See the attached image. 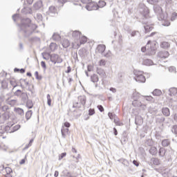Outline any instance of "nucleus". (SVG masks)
<instances>
[{"label":"nucleus","mask_w":177,"mask_h":177,"mask_svg":"<svg viewBox=\"0 0 177 177\" xmlns=\"http://www.w3.org/2000/svg\"><path fill=\"white\" fill-rule=\"evenodd\" d=\"M19 32L24 35L25 38H28L32 34L33 31L37 30L36 24H31L30 18H24L21 20V24H19Z\"/></svg>","instance_id":"1"},{"label":"nucleus","mask_w":177,"mask_h":177,"mask_svg":"<svg viewBox=\"0 0 177 177\" xmlns=\"http://www.w3.org/2000/svg\"><path fill=\"white\" fill-rule=\"evenodd\" d=\"M86 104V96L80 95L77 97V100L73 102V109H85V104Z\"/></svg>","instance_id":"2"},{"label":"nucleus","mask_w":177,"mask_h":177,"mask_svg":"<svg viewBox=\"0 0 177 177\" xmlns=\"http://www.w3.org/2000/svg\"><path fill=\"white\" fill-rule=\"evenodd\" d=\"M138 10L142 15L143 19H147V17H149V13H150V11H149V8L146 7V6L144 4H140L139 6Z\"/></svg>","instance_id":"3"},{"label":"nucleus","mask_w":177,"mask_h":177,"mask_svg":"<svg viewBox=\"0 0 177 177\" xmlns=\"http://www.w3.org/2000/svg\"><path fill=\"white\" fill-rule=\"evenodd\" d=\"M50 60L54 64H56V63L60 64L63 62V59H62V57H60L57 54H51L50 55Z\"/></svg>","instance_id":"4"},{"label":"nucleus","mask_w":177,"mask_h":177,"mask_svg":"<svg viewBox=\"0 0 177 177\" xmlns=\"http://www.w3.org/2000/svg\"><path fill=\"white\" fill-rule=\"evenodd\" d=\"M134 75H136L134 77V80L137 82H146V77L145 75H142V73L139 72H134Z\"/></svg>","instance_id":"5"},{"label":"nucleus","mask_w":177,"mask_h":177,"mask_svg":"<svg viewBox=\"0 0 177 177\" xmlns=\"http://www.w3.org/2000/svg\"><path fill=\"white\" fill-rule=\"evenodd\" d=\"M175 153V151L171 148L169 151H167L165 158L167 160L168 162L172 161L174 160V153Z\"/></svg>","instance_id":"6"},{"label":"nucleus","mask_w":177,"mask_h":177,"mask_svg":"<svg viewBox=\"0 0 177 177\" xmlns=\"http://www.w3.org/2000/svg\"><path fill=\"white\" fill-rule=\"evenodd\" d=\"M47 15L53 17L55 15H57V9L56 7L51 6L49 7L48 10L47 11Z\"/></svg>","instance_id":"7"},{"label":"nucleus","mask_w":177,"mask_h":177,"mask_svg":"<svg viewBox=\"0 0 177 177\" xmlns=\"http://www.w3.org/2000/svg\"><path fill=\"white\" fill-rule=\"evenodd\" d=\"M86 9L88 11L97 10V9H99V6L95 3H89L86 6Z\"/></svg>","instance_id":"8"},{"label":"nucleus","mask_w":177,"mask_h":177,"mask_svg":"<svg viewBox=\"0 0 177 177\" xmlns=\"http://www.w3.org/2000/svg\"><path fill=\"white\" fill-rule=\"evenodd\" d=\"M142 24H145L144 26V30H145V33L147 34V32H150V31H153V25H149L147 24V22L142 21Z\"/></svg>","instance_id":"9"},{"label":"nucleus","mask_w":177,"mask_h":177,"mask_svg":"<svg viewBox=\"0 0 177 177\" xmlns=\"http://www.w3.org/2000/svg\"><path fill=\"white\" fill-rule=\"evenodd\" d=\"M72 37H73V39H75V44H77V42H78V40L80 39V38L81 37V32H80L78 30L73 31L72 33Z\"/></svg>","instance_id":"10"},{"label":"nucleus","mask_w":177,"mask_h":177,"mask_svg":"<svg viewBox=\"0 0 177 177\" xmlns=\"http://www.w3.org/2000/svg\"><path fill=\"white\" fill-rule=\"evenodd\" d=\"M169 57V53L166 50L160 51L158 53V57L160 59H167V57Z\"/></svg>","instance_id":"11"},{"label":"nucleus","mask_w":177,"mask_h":177,"mask_svg":"<svg viewBox=\"0 0 177 177\" xmlns=\"http://www.w3.org/2000/svg\"><path fill=\"white\" fill-rule=\"evenodd\" d=\"M87 41H88V38H86V37L80 36V38H79V40L78 41H77L76 44L77 45V46H81V45L84 44H86Z\"/></svg>","instance_id":"12"},{"label":"nucleus","mask_w":177,"mask_h":177,"mask_svg":"<svg viewBox=\"0 0 177 177\" xmlns=\"http://www.w3.org/2000/svg\"><path fill=\"white\" fill-rule=\"evenodd\" d=\"M104 50H106V46L104 44H100L96 48V52H98V53H101V55H103L104 53Z\"/></svg>","instance_id":"13"},{"label":"nucleus","mask_w":177,"mask_h":177,"mask_svg":"<svg viewBox=\"0 0 177 177\" xmlns=\"http://www.w3.org/2000/svg\"><path fill=\"white\" fill-rule=\"evenodd\" d=\"M21 13L24 15H32V10L30 7H24L21 10Z\"/></svg>","instance_id":"14"},{"label":"nucleus","mask_w":177,"mask_h":177,"mask_svg":"<svg viewBox=\"0 0 177 177\" xmlns=\"http://www.w3.org/2000/svg\"><path fill=\"white\" fill-rule=\"evenodd\" d=\"M135 124L136 125H138V126L142 125V124H143V118L139 115L136 116Z\"/></svg>","instance_id":"15"},{"label":"nucleus","mask_w":177,"mask_h":177,"mask_svg":"<svg viewBox=\"0 0 177 177\" xmlns=\"http://www.w3.org/2000/svg\"><path fill=\"white\" fill-rule=\"evenodd\" d=\"M162 113L165 117H169V115H171V111L168 107H163L162 109Z\"/></svg>","instance_id":"16"},{"label":"nucleus","mask_w":177,"mask_h":177,"mask_svg":"<svg viewBox=\"0 0 177 177\" xmlns=\"http://www.w3.org/2000/svg\"><path fill=\"white\" fill-rule=\"evenodd\" d=\"M158 153L159 157H165L167 154V150L164 147H160L158 149Z\"/></svg>","instance_id":"17"},{"label":"nucleus","mask_w":177,"mask_h":177,"mask_svg":"<svg viewBox=\"0 0 177 177\" xmlns=\"http://www.w3.org/2000/svg\"><path fill=\"white\" fill-rule=\"evenodd\" d=\"M97 73L102 78H106V72H104V70H103L102 68H97Z\"/></svg>","instance_id":"18"},{"label":"nucleus","mask_w":177,"mask_h":177,"mask_svg":"<svg viewBox=\"0 0 177 177\" xmlns=\"http://www.w3.org/2000/svg\"><path fill=\"white\" fill-rule=\"evenodd\" d=\"M149 152L151 154V156H157L158 150L156 147H151V148L149 150Z\"/></svg>","instance_id":"19"},{"label":"nucleus","mask_w":177,"mask_h":177,"mask_svg":"<svg viewBox=\"0 0 177 177\" xmlns=\"http://www.w3.org/2000/svg\"><path fill=\"white\" fill-rule=\"evenodd\" d=\"M156 122H158L159 124H161L165 121V118L162 116V115H158L156 118Z\"/></svg>","instance_id":"20"},{"label":"nucleus","mask_w":177,"mask_h":177,"mask_svg":"<svg viewBox=\"0 0 177 177\" xmlns=\"http://www.w3.org/2000/svg\"><path fill=\"white\" fill-rule=\"evenodd\" d=\"M150 44H151V41L149 40V41H147V44L145 46V47H142L141 48V52L145 53V52H146V50L147 52L150 51V49L149 48H150Z\"/></svg>","instance_id":"21"},{"label":"nucleus","mask_w":177,"mask_h":177,"mask_svg":"<svg viewBox=\"0 0 177 177\" xmlns=\"http://www.w3.org/2000/svg\"><path fill=\"white\" fill-rule=\"evenodd\" d=\"M168 92L170 96H175V95L177 93V88L175 87L170 88L168 90Z\"/></svg>","instance_id":"22"},{"label":"nucleus","mask_w":177,"mask_h":177,"mask_svg":"<svg viewBox=\"0 0 177 177\" xmlns=\"http://www.w3.org/2000/svg\"><path fill=\"white\" fill-rule=\"evenodd\" d=\"M140 97H142V95H140V93L137 92H135L133 93L132 99L133 100V101L140 100Z\"/></svg>","instance_id":"23"},{"label":"nucleus","mask_w":177,"mask_h":177,"mask_svg":"<svg viewBox=\"0 0 177 177\" xmlns=\"http://www.w3.org/2000/svg\"><path fill=\"white\" fill-rule=\"evenodd\" d=\"M41 6H42V1H39L34 4L33 8L34 9H35V10H39Z\"/></svg>","instance_id":"24"},{"label":"nucleus","mask_w":177,"mask_h":177,"mask_svg":"<svg viewBox=\"0 0 177 177\" xmlns=\"http://www.w3.org/2000/svg\"><path fill=\"white\" fill-rule=\"evenodd\" d=\"M162 146L163 147H168V146L171 145V141L168 139H165L163 140H162Z\"/></svg>","instance_id":"25"},{"label":"nucleus","mask_w":177,"mask_h":177,"mask_svg":"<svg viewBox=\"0 0 177 177\" xmlns=\"http://www.w3.org/2000/svg\"><path fill=\"white\" fill-rule=\"evenodd\" d=\"M119 162H121L124 167H129V161L127 159L121 158L118 160Z\"/></svg>","instance_id":"26"},{"label":"nucleus","mask_w":177,"mask_h":177,"mask_svg":"<svg viewBox=\"0 0 177 177\" xmlns=\"http://www.w3.org/2000/svg\"><path fill=\"white\" fill-rule=\"evenodd\" d=\"M151 161L153 164V165H160V164H161V161L158 158H152L151 159Z\"/></svg>","instance_id":"27"},{"label":"nucleus","mask_w":177,"mask_h":177,"mask_svg":"<svg viewBox=\"0 0 177 177\" xmlns=\"http://www.w3.org/2000/svg\"><path fill=\"white\" fill-rule=\"evenodd\" d=\"M144 66H153V61L150 59H145L142 62Z\"/></svg>","instance_id":"28"},{"label":"nucleus","mask_w":177,"mask_h":177,"mask_svg":"<svg viewBox=\"0 0 177 177\" xmlns=\"http://www.w3.org/2000/svg\"><path fill=\"white\" fill-rule=\"evenodd\" d=\"M153 10L156 15H158V13H161L162 12V8H161L160 6H154Z\"/></svg>","instance_id":"29"},{"label":"nucleus","mask_w":177,"mask_h":177,"mask_svg":"<svg viewBox=\"0 0 177 177\" xmlns=\"http://www.w3.org/2000/svg\"><path fill=\"white\" fill-rule=\"evenodd\" d=\"M68 129L67 128H64V127H62V129H61V133H62V136L64 138H66V133H68Z\"/></svg>","instance_id":"30"},{"label":"nucleus","mask_w":177,"mask_h":177,"mask_svg":"<svg viewBox=\"0 0 177 177\" xmlns=\"http://www.w3.org/2000/svg\"><path fill=\"white\" fill-rule=\"evenodd\" d=\"M91 82H99V76L96 74H93L91 76Z\"/></svg>","instance_id":"31"},{"label":"nucleus","mask_w":177,"mask_h":177,"mask_svg":"<svg viewBox=\"0 0 177 177\" xmlns=\"http://www.w3.org/2000/svg\"><path fill=\"white\" fill-rule=\"evenodd\" d=\"M149 51H148L150 55H154V53H156V47H154V46H153V44H151V43H150L149 44Z\"/></svg>","instance_id":"32"},{"label":"nucleus","mask_w":177,"mask_h":177,"mask_svg":"<svg viewBox=\"0 0 177 177\" xmlns=\"http://www.w3.org/2000/svg\"><path fill=\"white\" fill-rule=\"evenodd\" d=\"M35 20H37V21H38L39 23L44 20V17H42V14L37 13L36 15V17H35Z\"/></svg>","instance_id":"33"},{"label":"nucleus","mask_w":177,"mask_h":177,"mask_svg":"<svg viewBox=\"0 0 177 177\" xmlns=\"http://www.w3.org/2000/svg\"><path fill=\"white\" fill-rule=\"evenodd\" d=\"M52 39H53V41H60V39H62V37H60V35L57 34V33H54L52 37Z\"/></svg>","instance_id":"34"},{"label":"nucleus","mask_w":177,"mask_h":177,"mask_svg":"<svg viewBox=\"0 0 177 177\" xmlns=\"http://www.w3.org/2000/svg\"><path fill=\"white\" fill-rule=\"evenodd\" d=\"M15 111L17 114H19V115H24V110H23V109L15 108Z\"/></svg>","instance_id":"35"},{"label":"nucleus","mask_w":177,"mask_h":177,"mask_svg":"<svg viewBox=\"0 0 177 177\" xmlns=\"http://www.w3.org/2000/svg\"><path fill=\"white\" fill-rule=\"evenodd\" d=\"M25 117H26V121H28V120H30L31 117H32V111L31 110L28 111L26 113Z\"/></svg>","instance_id":"36"},{"label":"nucleus","mask_w":177,"mask_h":177,"mask_svg":"<svg viewBox=\"0 0 177 177\" xmlns=\"http://www.w3.org/2000/svg\"><path fill=\"white\" fill-rule=\"evenodd\" d=\"M153 96H161V95H162V91H161V90L160 89H155L153 92H152Z\"/></svg>","instance_id":"37"},{"label":"nucleus","mask_w":177,"mask_h":177,"mask_svg":"<svg viewBox=\"0 0 177 177\" xmlns=\"http://www.w3.org/2000/svg\"><path fill=\"white\" fill-rule=\"evenodd\" d=\"M132 105L134 107H140L142 106V102H140V100H137L136 101H133Z\"/></svg>","instance_id":"38"},{"label":"nucleus","mask_w":177,"mask_h":177,"mask_svg":"<svg viewBox=\"0 0 177 177\" xmlns=\"http://www.w3.org/2000/svg\"><path fill=\"white\" fill-rule=\"evenodd\" d=\"M160 48H162V49H168L169 48V43L167 41H163L160 44Z\"/></svg>","instance_id":"39"},{"label":"nucleus","mask_w":177,"mask_h":177,"mask_svg":"<svg viewBox=\"0 0 177 177\" xmlns=\"http://www.w3.org/2000/svg\"><path fill=\"white\" fill-rule=\"evenodd\" d=\"M10 84L13 87L12 89H15L17 86H19V85L17 84V82H16V80L15 79H11L10 80Z\"/></svg>","instance_id":"40"},{"label":"nucleus","mask_w":177,"mask_h":177,"mask_svg":"<svg viewBox=\"0 0 177 177\" xmlns=\"http://www.w3.org/2000/svg\"><path fill=\"white\" fill-rule=\"evenodd\" d=\"M158 20L163 21L165 20V15L162 11L157 15Z\"/></svg>","instance_id":"41"},{"label":"nucleus","mask_w":177,"mask_h":177,"mask_svg":"<svg viewBox=\"0 0 177 177\" xmlns=\"http://www.w3.org/2000/svg\"><path fill=\"white\" fill-rule=\"evenodd\" d=\"M62 46L63 48H68L70 46V41L68 39H65L62 41Z\"/></svg>","instance_id":"42"},{"label":"nucleus","mask_w":177,"mask_h":177,"mask_svg":"<svg viewBox=\"0 0 177 177\" xmlns=\"http://www.w3.org/2000/svg\"><path fill=\"white\" fill-rule=\"evenodd\" d=\"M26 106L28 109H32L34 106V104H32V101L31 100H28L26 102Z\"/></svg>","instance_id":"43"},{"label":"nucleus","mask_w":177,"mask_h":177,"mask_svg":"<svg viewBox=\"0 0 177 177\" xmlns=\"http://www.w3.org/2000/svg\"><path fill=\"white\" fill-rule=\"evenodd\" d=\"M5 132H6L7 133H13V131H12V127H9V126H6L4 128Z\"/></svg>","instance_id":"44"},{"label":"nucleus","mask_w":177,"mask_h":177,"mask_svg":"<svg viewBox=\"0 0 177 177\" xmlns=\"http://www.w3.org/2000/svg\"><path fill=\"white\" fill-rule=\"evenodd\" d=\"M6 88H8V82H6V80H3L1 82V88L6 89Z\"/></svg>","instance_id":"45"},{"label":"nucleus","mask_w":177,"mask_h":177,"mask_svg":"<svg viewBox=\"0 0 177 177\" xmlns=\"http://www.w3.org/2000/svg\"><path fill=\"white\" fill-rule=\"evenodd\" d=\"M19 128H21V126L20 124H17L12 127V132H16V131H19Z\"/></svg>","instance_id":"46"},{"label":"nucleus","mask_w":177,"mask_h":177,"mask_svg":"<svg viewBox=\"0 0 177 177\" xmlns=\"http://www.w3.org/2000/svg\"><path fill=\"white\" fill-rule=\"evenodd\" d=\"M47 104L48 106H52V98H50V95H47Z\"/></svg>","instance_id":"47"},{"label":"nucleus","mask_w":177,"mask_h":177,"mask_svg":"<svg viewBox=\"0 0 177 177\" xmlns=\"http://www.w3.org/2000/svg\"><path fill=\"white\" fill-rule=\"evenodd\" d=\"M15 96H21L23 95V92L20 89H17L15 93H14Z\"/></svg>","instance_id":"48"},{"label":"nucleus","mask_w":177,"mask_h":177,"mask_svg":"<svg viewBox=\"0 0 177 177\" xmlns=\"http://www.w3.org/2000/svg\"><path fill=\"white\" fill-rule=\"evenodd\" d=\"M97 6L98 9L99 8H104V6H106V2L104 1H100Z\"/></svg>","instance_id":"49"},{"label":"nucleus","mask_w":177,"mask_h":177,"mask_svg":"<svg viewBox=\"0 0 177 177\" xmlns=\"http://www.w3.org/2000/svg\"><path fill=\"white\" fill-rule=\"evenodd\" d=\"M162 26H164L165 27H169V26H171V22L165 19L162 23Z\"/></svg>","instance_id":"50"},{"label":"nucleus","mask_w":177,"mask_h":177,"mask_svg":"<svg viewBox=\"0 0 177 177\" xmlns=\"http://www.w3.org/2000/svg\"><path fill=\"white\" fill-rule=\"evenodd\" d=\"M35 76L36 80H38L39 81H41V80H42V75H39L38 71L35 72Z\"/></svg>","instance_id":"51"},{"label":"nucleus","mask_w":177,"mask_h":177,"mask_svg":"<svg viewBox=\"0 0 177 177\" xmlns=\"http://www.w3.org/2000/svg\"><path fill=\"white\" fill-rule=\"evenodd\" d=\"M49 48L50 50L53 51L56 50V43H50Z\"/></svg>","instance_id":"52"},{"label":"nucleus","mask_w":177,"mask_h":177,"mask_svg":"<svg viewBox=\"0 0 177 177\" xmlns=\"http://www.w3.org/2000/svg\"><path fill=\"white\" fill-rule=\"evenodd\" d=\"M131 37H136V35H140V33L138 30H133L131 33Z\"/></svg>","instance_id":"53"},{"label":"nucleus","mask_w":177,"mask_h":177,"mask_svg":"<svg viewBox=\"0 0 177 177\" xmlns=\"http://www.w3.org/2000/svg\"><path fill=\"white\" fill-rule=\"evenodd\" d=\"M176 17H177V13L176 12H173L171 14V21H174V20H176Z\"/></svg>","instance_id":"54"},{"label":"nucleus","mask_w":177,"mask_h":177,"mask_svg":"<svg viewBox=\"0 0 177 177\" xmlns=\"http://www.w3.org/2000/svg\"><path fill=\"white\" fill-rule=\"evenodd\" d=\"M169 73H176V68L175 66H170L169 68Z\"/></svg>","instance_id":"55"},{"label":"nucleus","mask_w":177,"mask_h":177,"mask_svg":"<svg viewBox=\"0 0 177 177\" xmlns=\"http://www.w3.org/2000/svg\"><path fill=\"white\" fill-rule=\"evenodd\" d=\"M108 115H109L110 120H113V119L117 118V116L115 115V114H113V113H111V112H109V113H108Z\"/></svg>","instance_id":"56"},{"label":"nucleus","mask_w":177,"mask_h":177,"mask_svg":"<svg viewBox=\"0 0 177 177\" xmlns=\"http://www.w3.org/2000/svg\"><path fill=\"white\" fill-rule=\"evenodd\" d=\"M6 172L7 175H10V174H12V172H13V170H12V168H10V167H6Z\"/></svg>","instance_id":"57"},{"label":"nucleus","mask_w":177,"mask_h":177,"mask_svg":"<svg viewBox=\"0 0 177 177\" xmlns=\"http://www.w3.org/2000/svg\"><path fill=\"white\" fill-rule=\"evenodd\" d=\"M21 96L22 100H24V102H26V100H27V97H28V96L27 95V93H23Z\"/></svg>","instance_id":"58"},{"label":"nucleus","mask_w":177,"mask_h":177,"mask_svg":"<svg viewBox=\"0 0 177 177\" xmlns=\"http://www.w3.org/2000/svg\"><path fill=\"white\" fill-rule=\"evenodd\" d=\"M66 156H67V153L66 152H64L62 153H61L59 156V160H63V158H64V157H66Z\"/></svg>","instance_id":"59"},{"label":"nucleus","mask_w":177,"mask_h":177,"mask_svg":"<svg viewBox=\"0 0 177 177\" xmlns=\"http://www.w3.org/2000/svg\"><path fill=\"white\" fill-rule=\"evenodd\" d=\"M147 2L151 5H155V3H157L158 2V0H147Z\"/></svg>","instance_id":"60"},{"label":"nucleus","mask_w":177,"mask_h":177,"mask_svg":"<svg viewBox=\"0 0 177 177\" xmlns=\"http://www.w3.org/2000/svg\"><path fill=\"white\" fill-rule=\"evenodd\" d=\"M99 66H106V60L104 59H101L99 62Z\"/></svg>","instance_id":"61"},{"label":"nucleus","mask_w":177,"mask_h":177,"mask_svg":"<svg viewBox=\"0 0 177 177\" xmlns=\"http://www.w3.org/2000/svg\"><path fill=\"white\" fill-rule=\"evenodd\" d=\"M102 56H104V57H110L111 56V52L108 51L106 53H103Z\"/></svg>","instance_id":"62"},{"label":"nucleus","mask_w":177,"mask_h":177,"mask_svg":"<svg viewBox=\"0 0 177 177\" xmlns=\"http://www.w3.org/2000/svg\"><path fill=\"white\" fill-rule=\"evenodd\" d=\"M97 109L100 111V113H103V111H104V108H103V106L102 105H98Z\"/></svg>","instance_id":"63"},{"label":"nucleus","mask_w":177,"mask_h":177,"mask_svg":"<svg viewBox=\"0 0 177 177\" xmlns=\"http://www.w3.org/2000/svg\"><path fill=\"white\" fill-rule=\"evenodd\" d=\"M93 114H95V109H90L88 110V115H93Z\"/></svg>","instance_id":"64"}]
</instances>
